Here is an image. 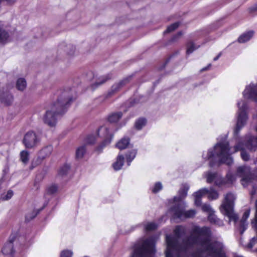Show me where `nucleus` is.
Returning a JSON list of instances; mask_svg holds the SVG:
<instances>
[{
  "label": "nucleus",
  "instance_id": "obj_40",
  "mask_svg": "<svg viewBox=\"0 0 257 257\" xmlns=\"http://www.w3.org/2000/svg\"><path fill=\"white\" fill-rule=\"evenodd\" d=\"M163 188L161 182H156L154 187H153L152 189V191L153 193H157L158 192L161 191Z\"/></svg>",
  "mask_w": 257,
  "mask_h": 257
},
{
  "label": "nucleus",
  "instance_id": "obj_45",
  "mask_svg": "<svg viewBox=\"0 0 257 257\" xmlns=\"http://www.w3.org/2000/svg\"><path fill=\"white\" fill-rule=\"evenodd\" d=\"M249 210H247L243 213L242 218L241 219V226L244 225V221H246V219L249 217Z\"/></svg>",
  "mask_w": 257,
  "mask_h": 257
},
{
  "label": "nucleus",
  "instance_id": "obj_49",
  "mask_svg": "<svg viewBox=\"0 0 257 257\" xmlns=\"http://www.w3.org/2000/svg\"><path fill=\"white\" fill-rule=\"evenodd\" d=\"M13 194H14L13 191L11 190H9L7 192V194L4 197H3V199L4 200H9L12 197V196H13Z\"/></svg>",
  "mask_w": 257,
  "mask_h": 257
},
{
  "label": "nucleus",
  "instance_id": "obj_15",
  "mask_svg": "<svg viewBox=\"0 0 257 257\" xmlns=\"http://www.w3.org/2000/svg\"><path fill=\"white\" fill-rule=\"evenodd\" d=\"M122 115L123 113L121 111L112 112L107 116V120L111 123H116L121 118Z\"/></svg>",
  "mask_w": 257,
  "mask_h": 257
},
{
  "label": "nucleus",
  "instance_id": "obj_18",
  "mask_svg": "<svg viewBox=\"0 0 257 257\" xmlns=\"http://www.w3.org/2000/svg\"><path fill=\"white\" fill-rule=\"evenodd\" d=\"M130 139L128 137H125L119 140L116 144V147L119 150L126 149L130 144Z\"/></svg>",
  "mask_w": 257,
  "mask_h": 257
},
{
  "label": "nucleus",
  "instance_id": "obj_6",
  "mask_svg": "<svg viewBox=\"0 0 257 257\" xmlns=\"http://www.w3.org/2000/svg\"><path fill=\"white\" fill-rule=\"evenodd\" d=\"M212 231H211L209 241L204 246V251L208 252L211 257H227L223 243L218 241L211 242Z\"/></svg>",
  "mask_w": 257,
  "mask_h": 257
},
{
  "label": "nucleus",
  "instance_id": "obj_21",
  "mask_svg": "<svg viewBox=\"0 0 257 257\" xmlns=\"http://www.w3.org/2000/svg\"><path fill=\"white\" fill-rule=\"evenodd\" d=\"M147 122V120L146 118L141 117L137 119L135 123L134 126L137 130H141L144 127Z\"/></svg>",
  "mask_w": 257,
  "mask_h": 257
},
{
  "label": "nucleus",
  "instance_id": "obj_25",
  "mask_svg": "<svg viewBox=\"0 0 257 257\" xmlns=\"http://www.w3.org/2000/svg\"><path fill=\"white\" fill-rule=\"evenodd\" d=\"M137 151L136 150H132L131 151H129L126 154H125V158L127 162V164L128 166L130 165L131 162L134 159V158L136 157V156L137 155Z\"/></svg>",
  "mask_w": 257,
  "mask_h": 257
},
{
  "label": "nucleus",
  "instance_id": "obj_17",
  "mask_svg": "<svg viewBox=\"0 0 257 257\" xmlns=\"http://www.w3.org/2000/svg\"><path fill=\"white\" fill-rule=\"evenodd\" d=\"M124 158L122 155L119 154L116 161L113 163L112 167L114 170L118 171L121 169L124 164Z\"/></svg>",
  "mask_w": 257,
  "mask_h": 257
},
{
  "label": "nucleus",
  "instance_id": "obj_61",
  "mask_svg": "<svg viewBox=\"0 0 257 257\" xmlns=\"http://www.w3.org/2000/svg\"><path fill=\"white\" fill-rule=\"evenodd\" d=\"M244 171V169L242 167H239L237 169V172L238 173H242Z\"/></svg>",
  "mask_w": 257,
  "mask_h": 257
},
{
  "label": "nucleus",
  "instance_id": "obj_34",
  "mask_svg": "<svg viewBox=\"0 0 257 257\" xmlns=\"http://www.w3.org/2000/svg\"><path fill=\"white\" fill-rule=\"evenodd\" d=\"M217 172L208 173L207 175L206 181L208 183H212L213 181L215 182V180L218 176Z\"/></svg>",
  "mask_w": 257,
  "mask_h": 257
},
{
  "label": "nucleus",
  "instance_id": "obj_48",
  "mask_svg": "<svg viewBox=\"0 0 257 257\" xmlns=\"http://www.w3.org/2000/svg\"><path fill=\"white\" fill-rule=\"evenodd\" d=\"M247 104L246 103H243L241 106L239 108L238 112L247 113Z\"/></svg>",
  "mask_w": 257,
  "mask_h": 257
},
{
  "label": "nucleus",
  "instance_id": "obj_59",
  "mask_svg": "<svg viewBox=\"0 0 257 257\" xmlns=\"http://www.w3.org/2000/svg\"><path fill=\"white\" fill-rule=\"evenodd\" d=\"M242 149V148H241L240 147V146L239 145H236V146H234V150H235V152H237L238 151H241V149Z\"/></svg>",
  "mask_w": 257,
  "mask_h": 257
},
{
  "label": "nucleus",
  "instance_id": "obj_51",
  "mask_svg": "<svg viewBox=\"0 0 257 257\" xmlns=\"http://www.w3.org/2000/svg\"><path fill=\"white\" fill-rule=\"evenodd\" d=\"M225 178L227 181V184L232 183L234 180V177L231 174H227Z\"/></svg>",
  "mask_w": 257,
  "mask_h": 257
},
{
  "label": "nucleus",
  "instance_id": "obj_57",
  "mask_svg": "<svg viewBox=\"0 0 257 257\" xmlns=\"http://www.w3.org/2000/svg\"><path fill=\"white\" fill-rule=\"evenodd\" d=\"M88 75L90 76V77H89V78H88V79L89 80H91L92 79H93L94 78V73L91 71H89L87 73V76H88Z\"/></svg>",
  "mask_w": 257,
  "mask_h": 257
},
{
  "label": "nucleus",
  "instance_id": "obj_37",
  "mask_svg": "<svg viewBox=\"0 0 257 257\" xmlns=\"http://www.w3.org/2000/svg\"><path fill=\"white\" fill-rule=\"evenodd\" d=\"M208 195V197L209 199L215 200L218 198L219 194L217 191L211 189L210 190H208V192L207 193Z\"/></svg>",
  "mask_w": 257,
  "mask_h": 257
},
{
  "label": "nucleus",
  "instance_id": "obj_41",
  "mask_svg": "<svg viewBox=\"0 0 257 257\" xmlns=\"http://www.w3.org/2000/svg\"><path fill=\"white\" fill-rule=\"evenodd\" d=\"M58 187L56 185H52L47 189V193L52 195L57 191Z\"/></svg>",
  "mask_w": 257,
  "mask_h": 257
},
{
  "label": "nucleus",
  "instance_id": "obj_63",
  "mask_svg": "<svg viewBox=\"0 0 257 257\" xmlns=\"http://www.w3.org/2000/svg\"><path fill=\"white\" fill-rule=\"evenodd\" d=\"M220 56V54H219L217 56H216L215 58H214L213 60L216 61L217 60H218V59L219 58Z\"/></svg>",
  "mask_w": 257,
  "mask_h": 257
},
{
  "label": "nucleus",
  "instance_id": "obj_24",
  "mask_svg": "<svg viewBox=\"0 0 257 257\" xmlns=\"http://www.w3.org/2000/svg\"><path fill=\"white\" fill-rule=\"evenodd\" d=\"M248 98L252 99L254 101H257V85L251 87L248 91Z\"/></svg>",
  "mask_w": 257,
  "mask_h": 257
},
{
  "label": "nucleus",
  "instance_id": "obj_50",
  "mask_svg": "<svg viewBox=\"0 0 257 257\" xmlns=\"http://www.w3.org/2000/svg\"><path fill=\"white\" fill-rule=\"evenodd\" d=\"M175 54H172V55H170L169 57L166 59V60L165 62H164V63L163 64V65L159 68V70H161L162 69H164L165 68L167 64L169 63V62L170 61L171 59L173 57H174L175 56Z\"/></svg>",
  "mask_w": 257,
  "mask_h": 257
},
{
  "label": "nucleus",
  "instance_id": "obj_44",
  "mask_svg": "<svg viewBox=\"0 0 257 257\" xmlns=\"http://www.w3.org/2000/svg\"><path fill=\"white\" fill-rule=\"evenodd\" d=\"M240 156L242 159L244 161L249 160V155L244 149H241Z\"/></svg>",
  "mask_w": 257,
  "mask_h": 257
},
{
  "label": "nucleus",
  "instance_id": "obj_20",
  "mask_svg": "<svg viewBox=\"0 0 257 257\" xmlns=\"http://www.w3.org/2000/svg\"><path fill=\"white\" fill-rule=\"evenodd\" d=\"M112 78V74H108L105 76H102L101 78H99L100 81L99 82H96L94 83V84L91 85V87L92 89H94L96 88L97 87L100 86V85L104 83L105 82H106L107 80H110Z\"/></svg>",
  "mask_w": 257,
  "mask_h": 257
},
{
  "label": "nucleus",
  "instance_id": "obj_1",
  "mask_svg": "<svg viewBox=\"0 0 257 257\" xmlns=\"http://www.w3.org/2000/svg\"><path fill=\"white\" fill-rule=\"evenodd\" d=\"M211 234V228L204 226L200 227L195 225L190 231V235L183 240V243L178 242L174 251H176V257H186L182 256V252H186L189 247L194 245H198L204 247L205 244L208 243Z\"/></svg>",
  "mask_w": 257,
  "mask_h": 257
},
{
  "label": "nucleus",
  "instance_id": "obj_35",
  "mask_svg": "<svg viewBox=\"0 0 257 257\" xmlns=\"http://www.w3.org/2000/svg\"><path fill=\"white\" fill-rule=\"evenodd\" d=\"M20 159L21 161L25 164L28 163L29 160V153L27 151H23L20 153Z\"/></svg>",
  "mask_w": 257,
  "mask_h": 257
},
{
  "label": "nucleus",
  "instance_id": "obj_16",
  "mask_svg": "<svg viewBox=\"0 0 257 257\" xmlns=\"http://www.w3.org/2000/svg\"><path fill=\"white\" fill-rule=\"evenodd\" d=\"M171 210L173 212L174 217L181 218L182 217H184V211L181 208V205L179 203L173 205L171 208Z\"/></svg>",
  "mask_w": 257,
  "mask_h": 257
},
{
  "label": "nucleus",
  "instance_id": "obj_55",
  "mask_svg": "<svg viewBox=\"0 0 257 257\" xmlns=\"http://www.w3.org/2000/svg\"><path fill=\"white\" fill-rule=\"evenodd\" d=\"M195 204L196 206H200L201 205V198L195 197Z\"/></svg>",
  "mask_w": 257,
  "mask_h": 257
},
{
  "label": "nucleus",
  "instance_id": "obj_5",
  "mask_svg": "<svg viewBox=\"0 0 257 257\" xmlns=\"http://www.w3.org/2000/svg\"><path fill=\"white\" fill-rule=\"evenodd\" d=\"M100 130H103L104 132V140L95 149V151L98 154L101 153L103 149L109 145L112 141L113 135L110 133L109 129L106 127L100 126L97 130L96 135H89L85 139L86 144H94L96 141L97 137L99 136Z\"/></svg>",
  "mask_w": 257,
  "mask_h": 257
},
{
  "label": "nucleus",
  "instance_id": "obj_19",
  "mask_svg": "<svg viewBox=\"0 0 257 257\" xmlns=\"http://www.w3.org/2000/svg\"><path fill=\"white\" fill-rule=\"evenodd\" d=\"M254 32L249 31L241 35L238 38V42L240 43H243L249 41L253 36Z\"/></svg>",
  "mask_w": 257,
  "mask_h": 257
},
{
  "label": "nucleus",
  "instance_id": "obj_39",
  "mask_svg": "<svg viewBox=\"0 0 257 257\" xmlns=\"http://www.w3.org/2000/svg\"><path fill=\"white\" fill-rule=\"evenodd\" d=\"M208 192V189L206 188H202L194 193L195 198H201L202 196L206 194Z\"/></svg>",
  "mask_w": 257,
  "mask_h": 257
},
{
  "label": "nucleus",
  "instance_id": "obj_53",
  "mask_svg": "<svg viewBox=\"0 0 257 257\" xmlns=\"http://www.w3.org/2000/svg\"><path fill=\"white\" fill-rule=\"evenodd\" d=\"M256 241V239L255 237L252 238L250 241L247 243V246L249 248H252L254 246Z\"/></svg>",
  "mask_w": 257,
  "mask_h": 257
},
{
  "label": "nucleus",
  "instance_id": "obj_27",
  "mask_svg": "<svg viewBox=\"0 0 257 257\" xmlns=\"http://www.w3.org/2000/svg\"><path fill=\"white\" fill-rule=\"evenodd\" d=\"M46 205H44L42 207L37 210H34L32 214H27L25 216L26 221L29 222L34 219L40 212L46 207Z\"/></svg>",
  "mask_w": 257,
  "mask_h": 257
},
{
  "label": "nucleus",
  "instance_id": "obj_62",
  "mask_svg": "<svg viewBox=\"0 0 257 257\" xmlns=\"http://www.w3.org/2000/svg\"><path fill=\"white\" fill-rule=\"evenodd\" d=\"M34 186L36 187L37 189H38L39 188V184L37 185V183L36 180L34 182Z\"/></svg>",
  "mask_w": 257,
  "mask_h": 257
},
{
  "label": "nucleus",
  "instance_id": "obj_38",
  "mask_svg": "<svg viewBox=\"0 0 257 257\" xmlns=\"http://www.w3.org/2000/svg\"><path fill=\"white\" fill-rule=\"evenodd\" d=\"M180 25L179 22H175L169 26L167 29L164 31V33H169L177 29Z\"/></svg>",
  "mask_w": 257,
  "mask_h": 257
},
{
  "label": "nucleus",
  "instance_id": "obj_43",
  "mask_svg": "<svg viewBox=\"0 0 257 257\" xmlns=\"http://www.w3.org/2000/svg\"><path fill=\"white\" fill-rule=\"evenodd\" d=\"M73 252L69 249H64L61 252L60 257H72Z\"/></svg>",
  "mask_w": 257,
  "mask_h": 257
},
{
  "label": "nucleus",
  "instance_id": "obj_58",
  "mask_svg": "<svg viewBox=\"0 0 257 257\" xmlns=\"http://www.w3.org/2000/svg\"><path fill=\"white\" fill-rule=\"evenodd\" d=\"M240 228H242V230L240 231V233H243V231L246 229V224H245V221H244V225L241 226V222H240Z\"/></svg>",
  "mask_w": 257,
  "mask_h": 257
},
{
  "label": "nucleus",
  "instance_id": "obj_10",
  "mask_svg": "<svg viewBox=\"0 0 257 257\" xmlns=\"http://www.w3.org/2000/svg\"><path fill=\"white\" fill-rule=\"evenodd\" d=\"M167 248L165 250V257H175L173 251L176 248L178 242L176 239L170 236H166Z\"/></svg>",
  "mask_w": 257,
  "mask_h": 257
},
{
  "label": "nucleus",
  "instance_id": "obj_29",
  "mask_svg": "<svg viewBox=\"0 0 257 257\" xmlns=\"http://www.w3.org/2000/svg\"><path fill=\"white\" fill-rule=\"evenodd\" d=\"M86 149L85 146L78 147L76 151V159H82L85 154Z\"/></svg>",
  "mask_w": 257,
  "mask_h": 257
},
{
  "label": "nucleus",
  "instance_id": "obj_26",
  "mask_svg": "<svg viewBox=\"0 0 257 257\" xmlns=\"http://www.w3.org/2000/svg\"><path fill=\"white\" fill-rule=\"evenodd\" d=\"M9 38V33L4 29L0 28V43L3 44L6 43Z\"/></svg>",
  "mask_w": 257,
  "mask_h": 257
},
{
  "label": "nucleus",
  "instance_id": "obj_12",
  "mask_svg": "<svg viewBox=\"0 0 257 257\" xmlns=\"http://www.w3.org/2000/svg\"><path fill=\"white\" fill-rule=\"evenodd\" d=\"M127 82L128 79H125L120 81L117 83L113 84L111 86L110 90L108 92L107 97H111L112 95L118 92Z\"/></svg>",
  "mask_w": 257,
  "mask_h": 257
},
{
  "label": "nucleus",
  "instance_id": "obj_2",
  "mask_svg": "<svg viewBox=\"0 0 257 257\" xmlns=\"http://www.w3.org/2000/svg\"><path fill=\"white\" fill-rule=\"evenodd\" d=\"M71 88L60 90L58 92L59 96L56 102L51 106V110H47L44 117V122L50 126H54L57 122V116L63 115L66 111L73 101V98L70 95Z\"/></svg>",
  "mask_w": 257,
  "mask_h": 257
},
{
  "label": "nucleus",
  "instance_id": "obj_56",
  "mask_svg": "<svg viewBox=\"0 0 257 257\" xmlns=\"http://www.w3.org/2000/svg\"><path fill=\"white\" fill-rule=\"evenodd\" d=\"M183 199L179 196H174L173 198V202L174 203H180Z\"/></svg>",
  "mask_w": 257,
  "mask_h": 257
},
{
  "label": "nucleus",
  "instance_id": "obj_32",
  "mask_svg": "<svg viewBox=\"0 0 257 257\" xmlns=\"http://www.w3.org/2000/svg\"><path fill=\"white\" fill-rule=\"evenodd\" d=\"M70 169V165H68L67 164H64L63 166H62L59 171H58V175L61 176H63L64 175H66L68 171Z\"/></svg>",
  "mask_w": 257,
  "mask_h": 257
},
{
  "label": "nucleus",
  "instance_id": "obj_14",
  "mask_svg": "<svg viewBox=\"0 0 257 257\" xmlns=\"http://www.w3.org/2000/svg\"><path fill=\"white\" fill-rule=\"evenodd\" d=\"M13 96L9 92H3L0 94V100L6 105H10L13 101Z\"/></svg>",
  "mask_w": 257,
  "mask_h": 257
},
{
  "label": "nucleus",
  "instance_id": "obj_30",
  "mask_svg": "<svg viewBox=\"0 0 257 257\" xmlns=\"http://www.w3.org/2000/svg\"><path fill=\"white\" fill-rule=\"evenodd\" d=\"M187 50L186 55H189L191 54L194 50L197 49L198 47H196L193 41H189L187 42L186 44Z\"/></svg>",
  "mask_w": 257,
  "mask_h": 257
},
{
  "label": "nucleus",
  "instance_id": "obj_8",
  "mask_svg": "<svg viewBox=\"0 0 257 257\" xmlns=\"http://www.w3.org/2000/svg\"><path fill=\"white\" fill-rule=\"evenodd\" d=\"M38 141L36 134L33 131L27 132L23 140V144L28 149H31L36 146Z\"/></svg>",
  "mask_w": 257,
  "mask_h": 257
},
{
  "label": "nucleus",
  "instance_id": "obj_4",
  "mask_svg": "<svg viewBox=\"0 0 257 257\" xmlns=\"http://www.w3.org/2000/svg\"><path fill=\"white\" fill-rule=\"evenodd\" d=\"M156 242L152 237H149L137 242L133 246L131 257H154L156 253Z\"/></svg>",
  "mask_w": 257,
  "mask_h": 257
},
{
  "label": "nucleus",
  "instance_id": "obj_7",
  "mask_svg": "<svg viewBox=\"0 0 257 257\" xmlns=\"http://www.w3.org/2000/svg\"><path fill=\"white\" fill-rule=\"evenodd\" d=\"M235 196L231 192L227 193L225 197L224 200L220 206V211L223 212V214L227 216L229 220H232L236 221L238 219V216L233 212V204Z\"/></svg>",
  "mask_w": 257,
  "mask_h": 257
},
{
  "label": "nucleus",
  "instance_id": "obj_31",
  "mask_svg": "<svg viewBox=\"0 0 257 257\" xmlns=\"http://www.w3.org/2000/svg\"><path fill=\"white\" fill-rule=\"evenodd\" d=\"M174 233L177 238H180L185 233V230L181 226L177 225L174 230Z\"/></svg>",
  "mask_w": 257,
  "mask_h": 257
},
{
  "label": "nucleus",
  "instance_id": "obj_11",
  "mask_svg": "<svg viewBox=\"0 0 257 257\" xmlns=\"http://www.w3.org/2000/svg\"><path fill=\"white\" fill-rule=\"evenodd\" d=\"M247 119L248 115L247 113L238 112L237 122L234 129V133L235 134H237L240 132V130L244 126Z\"/></svg>",
  "mask_w": 257,
  "mask_h": 257
},
{
  "label": "nucleus",
  "instance_id": "obj_3",
  "mask_svg": "<svg viewBox=\"0 0 257 257\" xmlns=\"http://www.w3.org/2000/svg\"><path fill=\"white\" fill-rule=\"evenodd\" d=\"M230 149L228 143L221 142L217 143L213 149L208 150L207 158L209 160V166L213 167L223 164L232 165L233 159L229 154Z\"/></svg>",
  "mask_w": 257,
  "mask_h": 257
},
{
  "label": "nucleus",
  "instance_id": "obj_13",
  "mask_svg": "<svg viewBox=\"0 0 257 257\" xmlns=\"http://www.w3.org/2000/svg\"><path fill=\"white\" fill-rule=\"evenodd\" d=\"M244 146L250 151H255L257 149V137L250 136L244 142Z\"/></svg>",
  "mask_w": 257,
  "mask_h": 257
},
{
  "label": "nucleus",
  "instance_id": "obj_42",
  "mask_svg": "<svg viewBox=\"0 0 257 257\" xmlns=\"http://www.w3.org/2000/svg\"><path fill=\"white\" fill-rule=\"evenodd\" d=\"M196 214V211L193 209H190L186 211H184V217L185 218H192Z\"/></svg>",
  "mask_w": 257,
  "mask_h": 257
},
{
  "label": "nucleus",
  "instance_id": "obj_23",
  "mask_svg": "<svg viewBox=\"0 0 257 257\" xmlns=\"http://www.w3.org/2000/svg\"><path fill=\"white\" fill-rule=\"evenodd\" d=\"M189 189V186L187 184H182L180 189L178 191V195L183 199L187 195V193Z\"/></svg>",
  "mask_w": 257,
  "mask_h": 257
},
{
  "label": "nucleus",
  "instance_id": "obj_54",
  "mask_svg": "<svg viewBox=\"0 0 257 257\" xmlns=\"http://www.w3.org/2000/svg\"><path fill=\"white\" fill-rule=\"evenodd\" d=\"M255 211L254 214V221L255 224H257V199L255 201Z\"/></svg>",
  "mask_w": 257,
  "mask_h": 257
},
{
  "label": "nucleus",
  "instance_id": "obj_33",
  "mask_svg": "<svg viewBox=\"0 0 257 257\" xmlns=\"http://www.w3.org/2000/svg\"><path fill=\"white\" fill-rule=\"evenodd\" d=\"M227 184V181L225 178H223L218 175L214 184L215 186L220 187Z\"/></svg>",
  "mask_w": 257,
  "mask_h": 257
},
{
  "label": "nucleus",
  "instance_id": "obj_47",
  "mask_svg": "<svg viewBox=\"0 0 257 257\" xmlns=\"http://www.w3.org/2000/svg\"><path fill=\"white\" fill-rule=\"evenodd\" d=\"M247 11L249 14L252 15H257V4L249 8Z\"/></svg>",
  "mask_w": 257,
  "mask_h": 257
},
{
  "label": "nucleus",
  "instance_id": "obj_9",
  "mask_svg": "<svg viewBox=\"0 0 257 257\" xmlns=\"http://www.w3.org/2000/svg\"><path fill=\"white\" fill-rule=\"evenodd\" d=\"M17 233H12L8 241L6 243L2 249V252L5 255H13L15 252L14 249V241L17 237Z\"/></svg>",
  "mask_w": 257,
  "mask_h": 257
},
{
  "label": "nucleus",
  "instance_id": "obj_36",
  "mask_svg": "<svg viewBox=\"0 0 257 257\" xmlns=\"http://www.w3.org/2000/svg\"><path fill=\"white\" fill-rule=\"evenodd\" d=\"M157 228L158 224L154 222H149L145 226V229L147 232L154 231Z\"/></svg>",
  "mask_w": 257,
  "mask_h": 257
},
{
  "label": "nucleus",
  "instance_id": "obj_64",
  "mask_svg": "<svg viewBox=\"0 0 257 257\" xmlns=\"http://www.w3.org/2000/svg\"><path fill=\"white\" fill-rule=\"evenodd\" d=\"M233 257H243V256L241 255H235Z\"/></svg>",
  "mask_w": 257,
  "mask_h": 257
},
{
  "label": "nucleus",
  "instance_id": "obj_22",
  "mask_svg": "<svg viewBox=\"0 0 257 257\" xmlns=\"http://www.w3.org/2000/svg\"><path fill=\"white\" fill-rule=\"evenodd\" d=\"M208 220L211 224H220L222 223V221L220 219L218 218L214 214V211L211 212L208 215Z\"/></svg>",
  "mask_w": 257,
  "mask_h": 257
},
{
  "label": "nucleus",
  "instance_id": "obj_46",
  "mask_svg": "<svg viewBox=\"0 0 257 257\" xmlns=\"http://www.w3.org/2000/svg\"><path fill=\"white\" fill-rule=\"evenodd\" d=\"M201 209L203 211L207 212L208 214H209L211 212L213 211L211 209L210 205L208 204H204L203 205H202L201 206Z\"/></svg>",
  "mask_w": 257,
  "mask_h": 257
},
{
  "label": "nucleus",
  "instance_id": "obj_28",
  "mask_svg": "<svg viewBox=\"0 0 257 257\" xmlns=\"http://www.w3.org/2000/svg\"><path fill=\"white\" fill-rule=\"evenodd\" d=\"M27 82L24 78H20L17 80L16 88L18 90L23 91L26 87Z\"/></svg>",
  "mask_w": 257,
  "mask_h": 257
},
{
  "label": "nucleus",
  "instance_id": "obj_60",
  "mask_svg": "<svg viewBox=\"0 0 257 257\" xmlns=\"http://www.w3.org/2000/svg\"><path fill=\"white\" fill-rule=\"evenodd\" d=\"M211 64H208L207 66L201 69V71H204L207 70L209 68V67H211Z\"/></svg>",
  "mask_w": 257,
  "mask_h": 257
},
{
  "label": "nucleus",
  "instance_id": "obj_52",
  "mask_svg": "<svg viewBox=\"0 0 257 257\" xmlns=\"http://www.w3.org/2000/svg\"><path fill=\"white\" fill-rule=\"evenodd\" d=\"M182 35L183 33L182 31L178 32L176 35H175L172 37L171 41L174 42L176 41V40L180 38Z\"/></svg>",
  "mask_w": 257,
  "mask_h": 257
}]
</instances>
